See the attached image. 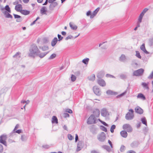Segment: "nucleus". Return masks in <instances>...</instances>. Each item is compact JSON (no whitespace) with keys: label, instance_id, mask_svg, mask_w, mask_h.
Segmentation results:
<instances>
[{"label":"nucleus","instance_id":"1","mask_svg":"<svg viewBox=\"0 0 153 153\" xmlns=\"http://www.w3.org/2000/svg\"><path fill=\"white\" fill-rule=\"evenodd\" d=\"M30 53L29 56L31 57H34L36 55L38 54L39 49L35 44L31 45L29 50Z\"/></svg>","mask_w":153,"mask_h":153},{"label":"nucleus","instance_id":"2","mask_svg":"<svg viewBox=\"0 0 153 153\" xmlns=\"http://www.w3.org/2000/svg\"><path fill=\"white\" fill-rule=\"evenodd\" d=\"M87 123L88 124H95L96 123V117L94 115L92 114L90 116L87 120Z\"/></svg>","mask_w":153,"mask_h":153},{"label":"nucleus","instance_id":"3","mask_svg":"<svg viewBox=\"0 0 153 153\" xmlns=\"http://www.w3.org/2000/svg\"><path fill=\"white\" fill-rule=\"evenodd\" d=\"M144 71V70L140 68L134 71L133 74V76H139L142 75Z\"/></svg>","mask_w":153,"mask_h":153},{"label":"nucleus","instance_id":"4","mask_svg":"<svg viewBox=\"0 0 153 153\" xmlns=\"http://www.w3.org/2000/svg\"><path fill=\"white\" fill-rule=\"evenodd\" d=\"M7 138V135L5 134L1 135L0 136V143L6 146L7 144L6 140Z\"/></svg>","mask_w":153,"mask_h":153},{"label":"nucleus","instance_id":"5","mask_svg":"<svg viewBox=\"0 0 153 153\" xmlns=\"http://www.w3.org/2000/svg\"><path fill=\"white\" fill-rule=\"evenodd\" d=\"M99 141L101 142H103L106 138L105 134L103 132H102L97 137Z\"/></svg>","mask_w":153,"mask_h":153},{"label":"nucleus","instance_id":"6","mask_svg":"<svg viewBox=\"0 0 153 153\" xmlns=\"http://www.w3.org/2000/svg\"><path fill=\"white\" fill-rule=\"evenodd\" d=\"M93 90L94 94L100 96L101 94V92L99 88L96 86L93 87Z\"/></svg>","mask_w":153,"mask_h":153},{"label":"nucleus","instance_id":"7","mask_svg":"<svg viewBox=\"0 0 153 153\" xmlns=\"http://www.w3.org/2000/svg\"><path fill=\"white\" fill-rule=\"evenodd\" d=\"M134 116L133 114H131L130 112H128L126 114L125 118L127 120H131L133 118Z\"/></svg>","mask_w":153,"mask_h":153},{"label":"nucleus","instance_id":"8","mask_svg":"<svg viewBox=\"0 0 153 153\" xmlns=\"http://www.w3.org/2000/svg\"><path fill=\"white\" fill-rule=\"evenodd\" d=\"M101 115L102 116L105 117L109 115L108 112L107 111L106 109L105 108H103L101 111Z\"/></svg>","mask_w":153,"mask_h":153},{"label":"nucleus","instance_id":"9","mask_svg":"<svg viewBox=\"0 0 153 153\" xmlns=\"http://www.w3.org/2000/svg\"><path fill=\"white\" fill-rule=\"evenodd\" d=\"M93 115L95 117H98L100 115V111L98 109H96L93 111Z\"/></svg>","mask_w":153,"mask_h":153},{"label":"nucleus","instance_id":"10","mask_svg":"<svg viewBox=\"0 0 153 153\" xmlns=\"http://www.w3.org/2000/svg\"><path fill=\"white\" fill-rule=\"evenodd\" d=\"M135 110L136 113L140 114H142L143 113V110L139 106L136 107L135 109Z\"/></svg>","mask_w":153,"mask_h":153},{"label":"nucleus","instance_id":"11","mask_svg":"<svg viewBox=\"0 0 153 153\" xmlns=\"http://www.w3.org/2000/svg\"><path fill=\"white\" fill-rule=\"evenodd\" d=\"M47 7L45 6L42 7L40 10V13L42 15H47Z\"/></svg>","mask_w":153,"mask_h":153},{"label":"nucleus","instance_id":"12","mask_svg":"<svg viewBox=\"0 0 153 153\" xmlns=\"http://www.w3.org/2000/svg\"><path fill=\"white\" fill-rule=\"evenodd\" d=\"M1 10L2 11L4 10H6L5 11H7L10 13L11 12L10 8L9 5H6L4 7H1Z\"/></svg>","mask_w":153,"mask_h":153},{"label":"nucleus","instance_id":"13","mask_svg":"<svg viewBox=\"0 0 153 153\" xmlns=\"http://www.w3.org/2000/svg\"><path fill=\"white\" fill-rule=\"evenodd\" d=\"M97 82L100 86L102 87L105 86L106 85L105 81L102 79H99L98 80Z\"/></svg>","mask_w":153,"mask_h":153},{"label":"nucleus","instance_id":"14","mask_svg":"<svg viewBox=\"0 0 153 153\" xmlns=\"http://www.w3.org/2000/svg\"><path fill=\"white\" fill-rule=\"evenodd\" d=\"M13 15L15 19H17L16 20L17 22H20L22 21V19L20 16L14 14H13Z\"/></svg>","mask_w":153,"mask_h":153},{"label":"nucleus","instance_id":"15","mask_svg":"<svg viewBox=\"0 0 153 153\" xmlns=\"http://www.w3.org/2000/svg\"><path fill=\"white\" fill-rule=\"evenodd\" d=\"M140 49L145 53L146 54H148L149 53L147 51L146 49L144 44H143L140 46Z\"/></svg>","mask_w":153,"mask_h":153},{"label":"nucleus","instance_id":"16","mask_svg":"<svg viewBox=\"0 0 153 153\" xmlns=\"http://www.w3.org/2000/svg\"><path fill=\"white\" fill-rule=\"evenodd\" d=\"M5 16V17L7 18H10L11 19L13 18L12 16L10 14L9 12H8L7 11H4L3 12Z\"/></svg>","mask_w":153,"mask_h":153},{"label":"nucleus","instance_id":"17","mask_svg":"<svg viewBox=\"0 0 153 153\" xmlns=\"http://www.w3.org/2000/svg\"><path fill=\"white\" fill-rule=\"evenodd\" d=\"M106 94L108 95H116L117 94L116 92H114L111 90H108L106 91Z\"/></svg>","mask_w":153,"mask_h":153},{"label":"nucleus","instance_id":"18","mask_svg":"<svg viewBox=\"0 0 153 153\" xmlns=\"http://www.w3.org/2000/svg\"><path fill=\"white\" fill-rule=\"evenodd\" d=\"M58 41V39L56 37H55L52 40L51 42V45L52 47L54 46Z\"/></svg>","mask_w":153,"mask_h":153},{"label":"nucleus","instance_id":"19","mask_svg":"<svg viewBox=\"0 0 153 153\" xmlns=\"http://www.w3.org/2000/svg\"><path fill=\"white\" fill-rule=\"evenodd\" d=\"M22 9V5L20 4H19L16 5L15 7V10L18 11L20 12L21 10Z\"/></svg>","mask_w":153,"mask_h":153},{"label":"nucleus","instance_id":"20","mask_svg":"<svg viewBox=\"0 0 153 153\" xmlns=\"http://www.w3.org/2000/svg\"><path fill=\"white\" fill-rule=\"evenodd\" d=\"M105 73L104 71H101L100 72L97 74V77L99 79L102 78L104 75Z\"/></svg>","mask_w":153,"mask_h":153},{"label":"nucleus","instance_id":"21","mask_svg":"<svg viewBox=\"0 0 153 153\" xmlns=\"http://www.w3.org/2000/svg\"><path fill=\"white\" fill-rule=\"evenodd\" d=\"M99 10L100 8L98 7L94 11L93 13L91 15L90 18H93L96 15Z\"/></svg>","mask_w":153,"mask_h":153},{"label":"nucleus","instance_id":"22","mask_svg":"<svg viewBox=\"0 0 153 153\" xmlns=\"http://www.w3.org/2000/svg\"><path fill=\"white\" fill-rule=\"evenodd\" d=\"M120 134L121 136L124 138L126 137L128 135L127 132L124 130L121 131L120 132Z\"/></svg>","mask_w":153,"mask_h":153},{"label":"nucleus","instance_id":"23","mask_svg":"<svg viewBox=\"0 0 153 153\" xmlns=\"http://www.w3.org/2000/svg\"><path fill=\"white\" fill-rule=\"evenodd\" d=\"M137 97L138 98H140L141 99H142L143 100H146V97L144 96V95L142 93H139V94Z\"/></svg>","mask_w":153,"mask_h":153},{"label":"nucleus","instance_id":"24","mask_svg":"<svg viewBox=\"0 0 153 153\" xmlns=\"http://www.w3.org/2000/svg\"><path fill=\"white\" fill-rule=\"evenodd\" d=\"M48 53V52H47L40 53L39 51H38V54L36 55V56H38L40 58H42L45 56Z\"/></svg>","mask_w":153,"mask_h":153},{"label":"nucleus","instance_id":"25","mask_svg":"<svg viewBox=\"0 0 153 153\" xmlns=\"http://www.w3.org/2000/svg\"><path fill=\"white\" fill-rule=\"evenodd\" d=\"M20 12L22 14L25 15L29 14L30 13L29 11L24 10H21Z\"/></svg>","mask_w":153,"mask_h":153},{"label":"nucleus","instance_id":"26","mask_svg":"<svg viewBox=\"0 0 153 153\" xmlns=\"http://www.w3.org/2000/svg\"><path fill=\"white\" fill-rule=\"evenodd\" d=\"M52 122L53 123H58V119L57 117L55 116H53L52 118Z\"/></svg>","mask_w":153,"mask_h":153},{"label":"nucleus","instance_id":"27","mask_svg":"<svg viewBox=\"0 0 153 153\" xmlns=\"http://www.w3.org/2000/svg\"><path fill=\"white\" fill-rule=\"evenodd\" d=\"M148 84L149 82H148L147 83L145 82H142V83L141 85L144 88H146L147 90H149V88L148 86Z\"/></svg>","mask_w":153,"mask_h":153},{"label":"nucleus","instance_id":"28","mask_svg":"<svg viewBox=\"0 0 153 153\" xmlns=\"http://www.w3.org/2000/svg\"><path fill=\"white\" fill-rule=\"evenodd\" d=\"M141 121L142 123L143 124L145 125L146 126H147V121L146 119V118L145 117H142L141 119Z\"/></svg>","mask_w":153,"mask_h":153},{"label":"nucleus","instance_id":"29","mask_svg":"<svg viewBox=\"0 0 153 153\" xmlns=\"http://www.w3.org/2000/svg\"><path fill=\"white\" fill-rule=\"evenodd\" d=\"M69 25L71 28L73 30H76L77 28V26L75 25H73L71 22L70 23Z\"/></svg>","mask_w":153,"mask_h":153},{"label":"nucleus","instance_id":"30","mask_svg":"<svg viewBox=\"0 0 153 153\" xmlns=\"http://www.w3.org/2000/svg\"><path fill=\"white\" fill-rule=\"evenodd\" d=\"M95 76L94 74H93L91 76H90L88 77V79L90 81H93L95 79Z\"/></svg>","mask_w":153,"mask_h":153},{"label":"nucleus","instance_id":"31","mask_svg":"<svg viewBox=\"0 0 153 153\" xmlns=\"http://www.w3.org/2000/svg\"><path fill=\"white\" fill-rule=\"evenodd\" d=\"M126 58L125 55L122 54L120 58V60L121 61H124L126 60Z\"/></svg>","mask_w":153,"mask_h":153},{"label":"nucleus","instance_id":"32","mask_svg":"<svg viewBox=\"0 0 153 153\" xmlns=\"http://www.w3.org/2000/svg\"><path fill=\"white\" fill-rule=\"evenodd\" d=\"M89 59L88 58H86L82 60V62L85 64L87 65L88 64Z\"/></svg>","mask_w":153,"mask_h":153},{"label":"nucleus","instance_id":"33","mask_svg":"<svg viewBox=\"0 0 153 153\" xmlns=\"http://www.w3.org/2000/svg\"><path fill=\"white\" fill-rule=\"evenodd\" d=\"M143 16L144 15H143L140 13V16H139V18L138 19V21H139V22H141Z\"/></svg>","mask_w":153,"mask_h":153},{"label":"nucleus","instance_id":"34","mask_svg":"<svg viewBox=\"0 0 153 153\" xmlns=\"http://www.w3.org/2000/svg\"><path fill=\"white\" fill-rule=\"evenodd\" d=\"M130 125L128 124H126L123 125V128L125 130Z\"/></svg>","mask_w":153,"mask_h":153},{"label":"nucleus","instance_id":"35","mask_svg":"<svg viewBox=\"0 0 153 153\" xmlns=\"http://www.w3.org/2000/svg\"><path fill=\"white\" fill-rule=\"evenodd\" d=\"M116 128V126L114 125H112L110 128V131L111 133H113L114 132V129Z\"/></svg>","mask_w":153,"mask_h":153},{"label":"nucleus","instance_id":"36","mask_svg":"<svg viewBox=\"0 0 153 153\" xmlns=\"http://www.w3.org/2000/svg\"><path fill=\"white\" fill-rule=\"evenodd\" d=\"M21 139L22 141H25L27 140V138L26 136L24 134L21 136Z\"/></svg>","mask_w":153,"mask_h":153},{"label":"nucleus","instance_id":"37","mask_svg":"<svg viewBox=\"0 0 153 153\" xmlns=\"http://www.w3.org/2000/svg\"><path fill=\"white\" fill-rule=\"evenodd\" d=\"M100 129L103 131H104L105 132L107 131V128L104 126H100Z\"/></svg>","mask_w":153,"mask_h":153},{"label":"nucleus","instance_id":"38","mask_svg":"<svg viewBox=\"0 0 153 153\" xmlns=\"http://www.w3.org/2000/svg\"><path fill=\"white\" fill-rule=\"evenodd\" d=\"M127 90H126L123 93L121 94L120 95H118L117 97H122L127 92Z\"/></svg>","mask_w":153,"mask_h":153},{"label":"nucleus","instance_id":"39","mask_svg":"<svg viewBox=\"0 0 153 153\" xmlns=\"http://www.w3.org/2000/svg\"><path fill=\"white\" fill-rule=\"evenodd\" d=\"M126 149V147L124 145H122L120 147V150L121 152H124Z\"/></svg>","mask_w":153,"mask_h":153},{"label":"nucleus","instance_id":"40","mask_svg":"<svg viewBox=\"0 0 153 153\" xmlns=\"http://www.w3.org/2000/svg\"><path fill=\"white\" fill-rule=\"evenodd\" d=\"M136 56L139 59H141V56L140 53L139 51H136Z\"/></svg>","mask_w":153,"mask_h":153},{"label":"nucleus","instance_id":"41","mask_svg":"<svg viewBox=\"0 0 153 153\" xmlns=\"http://www.w3.org/2000/svg\"><path fill=\"white\" fill-rule=\"evenodd\" d=\"M71 81L74 82V81L76 79V76L72 74L71 77Z\"/></svg>","mask_w":153,"mask_h":153},{"label":"nucleus","instance_id":"42","mask_svg":"<svg viewBox=\"0 0 153 153\" xmlns=\"http://www.w3.org/2000/svg\"><path fill=\"white\" fill-rule=\"evenodd\" d=\"M57 36L58 38V41H61L63 39V37L59 34H58Z\"/></svg>","mask_w":153,"mask_h":153},{"label":"nucleus","instance_id":"43","mask_svg":"<svg viewBox=\"0 0 153 153\" xmlns=\"http://www.w3.org/2000/svg\"><path fill=\"white\" fill-rule=\"evenodd\" d=\"M127 131L128 132H131L132 131V127H131V126H130L127 129H126Z\"/></svg>","mask_w":153,"mask_h":153},{"label":"nucleus","instance_id":"44","mask_svg":"<svg viewBox=\"0 0 153 153\" xmlns=\"http://www.w3.org/2000/svg\"><path fill=\"white\" fill-rule=\"evenodd\" d=\"M56 54L53 53L48 58L49 59H52L54 58L56 56Z\"/></svg>","mask_w":153,"mask_h":153},{"label":"nucleus","instance_id":"45","mask_svg":"<svg viewBox=\"0 0 153 153\" xmlns=\"http://www.w3.org/2000/svg\"><path fill=\"white\" fill-rule=\"evenodd\" d=\"M148 9L145 8L143 9L142 12L141 13L142 14L144 15L145 13L148 10Z\"/></svg>","mask_w":153,"mask_h":153},{"label":"nucleus","instance_id":"46","mask_svg":"<svg viewBox=\"0 0 153 153\" xmlns=\"http://www.w3.org/2000/svg\"><path fill=\"white\" fill-rule=\"evenodd\" d=\"M68 139L70 140H72L74 138V137L71 134H68Z\"/></svg>","mask_w":153,"mask_h":153},{"label":"nucleus","instance_id":"47","mask_svg":"<svg viewBox=\"0 0 153 153\" xmlns=\"http://www.w3.org/2000/svg\"><path fill=\"white\" fill-rule=\"evenodd\" d=\"M42 42L43 43L45 44L47 42L48 39L47 38H44L42 39Z\"/></svg>","mask_w":153,"mask_h":153},{"label":"nucleus","instance_id":"48","mask_svg":"<svg viewBox=\"0 0 153 153\" xmlns=\"http://www.w3.org/2000/svg\"><path fill=\"white\" fill-rule=\"evenodd\" d=\"M19 125L18 124H17L16 126L14 128V129L12 131V133H14V131L15 130H16L19 127Z\"/></svg>","mask_w":153,"mask_h":153},{"label":"nucleus","instance_id":"49","mask_svg":"<svg viewBox=\"0 0 153 153\" xmlns=\"http://www.w3.org/2000/svg\"><path fill=\"white\" fill-rule=\"evenodd\" d=\"M39 17H38L36 20H34V21H33L30 24V26H32L35 23V22H36L37 21V20H38V19H39Z\"/></svg>","mask_w":153,"mask_h":153},{"label":"nucleus","instance_id":"50","mask_svg":"<svg viewBox=\"0 0 153 153\" xmlns=\"http://www.w3.org/2000/svg\"><path fill=\"white\" fill-rule=\"evenodd\" d=\"M48 49V47L47 46H44L42 48V49L43 51H45L47 50Z\"/></svg>","mask_w":153,"mask_h":153},{"label":"nucleus","instance_id":"51","mask_svg":"<svg viewBox=\"0 0 153 153\" xmlns=\"http://www.w3.org/2000/svg\"><path fill=\"white\" fill-rule=\"evenodd\" d=\"M120 76L122 79H126L127 77L124 74H121Z\"/></svg>","mask_w":153,"mask_h":153},{"label":"nucleus","instance_id":"52","mask_svg":"<svg viewBox=\"0 0 153 153\" xmlns=\"http://www.w3.org/2000/svg\"><path fill=\"white\" fill-rule=\"evenodd\" d=\"M148 78L150 79H152L153 78V71L148 77Z\"/></svg>","mask_w":153,"mask_h":153},{"label":"nucleus","instance_id":"53","mask_svg":"<svg viewBox=\"0 0 153 153\" xmlns=\"http://www.w3.org/2000/svg\"><path fill=\"white\" fill-rule=\"evenodd\" d=\"M73 37V36L71 35H69L66 37L65 38V39L66 40H68L69 39H71Z\"/></svg>","mask_w":153,"mask_h":153},{"label":"nucleus","instance_id":"54","mask_svg":"<svg viewBox=\"0 0 153 153\" xmlns=\"http://www.w3.org/2000/svg\"><path fill=\"white\" fill-rule=\"evenodd\" d=\"M3 150V147L2 145L0 144V153L2 152Z\"/></svg>","mask_w":153,"mask_h":153},{"label":"nucleus","instance_id":"55","mask_svg":"<svg viewBox=\"0 0 153 153\" xmlns=\"http://www.w3.org/2000/svg\"><path fill=\"white\" fill-rule=\"evenodd\" d=\"M22 132V130L21 129H19L17 130H15L14 131V133H16L19 134L21 133Z\"/></svg>","mask_w":153,"mask_h":153},{"label":"nucleus","instance_id":"56","mask_svg":"<svg viewBox=\"0 0 153 153\" xmlns=\"http://www.w3.org/2000/svg\"><path fill=\"white\" fill-rule=\"evenodd\" d=\"M21 0H16V1L13 3V4L14 5H16V4H18L19 3V2H21Z\"/></svg>","mask_w":153,"mask_h":153},{"label":"nucleus","instance_id":"57","mask_svg":"<svg viewBox=\"0 0 153 153\" xmlns=\"http://www.w3.org/2000/svg\"><path fill=\"white\" fill-rule=\"evenodd\" d=\"M64 117L65 118L68 117H69V114L67 113H65L63 114Z\"/></svg>","mask_w":153,"mask_h":153},{"label":"nucleus","instance_id":"58","mask_svg":"<svg viewBox=\"0 0 153 153\" xmlns=\"http://www.w3.org/2000/svg\"><path fill=\"white\" fill-rule=\"evenodd\" d=\"M66 112L70 114L72 113L73 112L72 110L69 109H67L66 110Z\"/></svg>","mask_w":153,"mask_h":153},{"label":"nucleus","instance_id":"59","mask_svg":"<svg viewBox=\"0 0 153 153\" xmlns=\"http://www.w3.org/2000/svg\"><path fill=\"white\" fill-rule=\"evenodd\" d=\"M49 7H50V9H52L54 7V6H53V4L52 3H51V4L49 5Z\"/></svg>","mask_w":153,"mask_h":153},{"label":"nucleus","instance_id":"60","mask_svg":"<svg viewBox=\"0 0 153 153\" xmlns=\"http://www.w3.org/2000/svg\"><path fill=\"white\" fill-rule=\"evenodd\" d=\"M91 153H100V152L99 151L96 150H93L91 151Z\"/></svg>","mask_w":153,"mask_h":153},{"label":"nucleus","instance_id":"61","mask_svg":"<svg viewBox=\"0 0 153 153\" xmlns=\"http://www.w3.org/2000/svg\"><path fill=\"white\" fill-rule=\"evenodd\" d=\"M20 54V53L19 52H18L15 55H13V57H16L18 56H19V54Z\"/></svg>","mask_w":153,"mask_h":153},{"label":"nucleus","instance_id":"62","mask_svg":"<svg viewBox=\"0 0 153 153\" xmlns=\"http://www.w3.org/2000/svg\"><path fill=\"white\" fill-rule=\"evenodd\" d=\"M101 123L104 126H108V125L107 123H106L105 122L101 121Z\"/></svg>","mask_w":153,"mask_h":153},{"label":"nucleus","instance_id":"63","mask_svg":"<svg viewBox=\"0 0 153 153\" xmlns=\"http://www.w3.org/2000/svg\"><path fill=\"white\" fill-rule=\"evenodd\" d=\"M91 12L90 11H89L87 12L86 15L87 16H89L90 15L91 16Z\"/></svg>","mask_w":153,"mask_h":153},{"label":"nucleus","instance_id":"64","mask_svg":"<svg viewBox=\"0 0 153 153\" xmlns=\"http://www.w3.org/2000/svg\"><path fill=\"white\" fill-rule=\"evenodd\" d=\"M127 153H136L133 150L128 151L127 152Z\"/></svg>","mask_w":153,"mask_h":153}]
</instances>
